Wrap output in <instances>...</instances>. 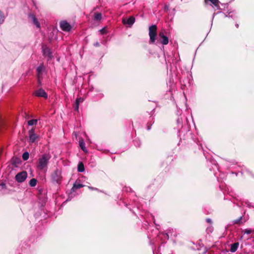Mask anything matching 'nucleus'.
Wrapping results in <instances>:
<instances>
[{"mask_svg": "<svg viewBox=\"0 0 254 254\" xmlns=\"http://www.w3.org/2000/svg\"><path fill=\"white\" fill-rule=\"evenodd\" d=\"M236 26L237 27V28H238V27H239V25H238V24H237L236 25Z\"/></svg>", "mask_w": 254, "mask_h": 254, "instance_id": "nucleus-36", "label": "nucleus"}, {"mask_svg": "<svg viewBox=\"0 0 254 254\" xmlns=\"http://www.w3.org/2000/svg\"><path fill=\"white\" fill-rule=\"evenodd\" d=\"M135 22V18L133 16H130L128 18H123L122 22L124 24H127L130 27Z\"/></svg>", "mask_w": 254, "mask_h": 254, "instance_id": "nucleus-9", "label": "nucleus"}, {"mask_svg": "<svg viewBox=\"0 0 254 254\" xmlns=\"http://www.w3.org/2000/svg\"><path fill=\"white\" fill-rule=\"evenodd\" d=\"M75 107H74V109H75V111H78V109H79V104H78V103H76V102H75Z\"/></svg>", "mask_w": 254, "mask_h": 254, "instance_id": "nucleus-30", "label": "nucleus"}, {"mask_svg": "<svg viewBox=\"0 0 254 254\" xmlns=\"http://www.w3.org/2000/svg\"><path fill=\"white\" fill-rule=\"evenodd\" d=\"M42 49L43 55L51 58L52 56V53L51 52L50 49L46 45H45L42 46Z\"/></svg>", "mask_w": 254, "mask_h": 254, "instance_id": "nucleus-11", "label": "nucleus"}, {"mask_svg": "<svg viewBox=\"0 0 254 254\" xmlns=\"http://www.w3.org/2000/svg\"><path fill=\"white\" fill-rule=\"evenodd\" d=\"M238 247H239L238 243H235L232 244L231 245L230 251L232 253L235 252L237 250Z\"/></svg>", "mask_w": 254, "mask_h": 254, "instance_id": "nucleus-14", "label": "nucleus"}, {"mask_svg": "<svg viewBox=\"0 0 254 254\" xmlns=\"http://www.w3.org/2000/svg\"><path fill=\"white\" fill-rule=\"evenodd\" d=\"M206 221L207 222H208L209 223H212V220L210 218H207L206 219Z\"/></svg>", "mask_w": 254, "mask_h": 254, "instance_id": "nucleus-32", "label": "nucleus"}, {"mask_svg": "<svg viewBox=\"0 0 254 254\" xmlns=\"http://www.w3.org/2000/svg\"><path fill=\"white\" fill-rule=\"evenodd\" d=\"M60 24V27L63 31L69 32L71 30V25L66 21H62Z\"/></svg>", "mask_w": 254, "mask_h": 254, "instance_id": "nucleus-7", "label": "nucleus"}, {"mask_svg": "<svg viewBox=\"0 0 254 254\" xmlns=\"http://www.w3.org/2000/svg\"><path fill=\"white\" fill-rule=\"evenodd\" d=\"M244 234H250L252 232V230L249 229H246L243 231Z\"/></svg>", "mask_w": 254, "mask_h": 254, "instance_id": "nucleus-23", "label": "nucleus"}, {"mask_svg": "<svg viewBox=\"0 0 254 254\" xmlns=\"http://www.w3.org/2000/svg\"><path fill=\"white\" fill-rule=\"evenodd\" d=\"M150 129V127H147V129H148V130H149Z\"/></svg>", "mask_w": 254, "mask_h": 254, "instance_id": "nucleus-37", "label": "nucleus"}, {"mask_svg": "<svg viewBox=\"0 0 254 254\" xmlns=\"http://www.w3.org/2000/svg\"><path fill=\"white\" fill-rule=\"evenodd\" d=\"M232 223H233V224H235L240 223L241 222H240V220H239V219L238 218L237 219L233 220L232 221Z\"/></svg>", "mask_w": 254, "mask_h": 254, "instance_id": "nucleus-31", "label": "nucleus"}, {"mask_svg": "<svg viewBox=\"0 0 254 254\" xmlns=\"http://www.w3.org/2000/svg\"><path fill=\"white\" fill-rule=\"evenodd\" d=\"M52 181L57 184L61 183L62 179L61 170L57 169L51 175Z\"/></svg>", "mask_w": 254, "mask_h": 254, "instance_id": "nucleus-3", "label": "nucleus"}, {"mask_svg": "<svg viewBox=\"0 0 254 254\" xmlns=\"http://www.w3.org/2000/svg\"><path fill=\"white\" fill-rule=\"evenodd\" d=\"M38 122V120L36 119H32L28 121V125L29 126H32L34 125H36Z\"/></svg>", "mask_w": 254, "mask_h": 254, "instance_id": "nucleus-19", "label": "nucleus"}, {"mask_svg": "<svg viewBox=\"0 0 254 254\" xmlns=\"http://www.w3.org/2000/svg\"><path fill=\"white\" fill-rule=\"evenodd\" d=\"M95 45L96 46H99V43L98 42H97V43L95 44Z\"/></svg>", "mask_w": 254, "mask_h": 254, "instance_id": "nucleus-35", "label": "nucleus"}, {"mask_svg": "<svg viewBox=\"0 0 254 254\" xmlns=\"http://www.w3.org/2000/svg\"><path fill=\"white\" fill-rule=\"evenodd\" d=\"M208 230H209L210 231H212V227H210V228H208L207 229V231H208Z\"/></svg>", "mask_w": 254, "mask_h": 254, "instance_id": "nucleus-34", "label": "nucleus"}, {"mask_svg": "<svg viewBox=\"0 0 254 254\" xmlns=\"http://www.w3.org/2000/svg\"><path fill=\"white\" fill-rule=\"evenodd\" d=\"M77 170L79 172H83L84 171V166L82 162H80L78 164Z\"/></svg>", "mask_w": 254, "mask_h": 254, "instance_id": "nucleus-17", "label": "nucleus"}, {"mask_svg": "<svg viewBox=\"0 0 254 254\" xmlns=\"http://www.w3.org/2000/svg\"><path fill=\"white\" fill-rule=\"evenodd\" d=\"M37 76L43 77L46 74V67L44 64H40L37 68Z\"/></svg>", "mask_w": 254, "mask_h": 254, "instance_id": "nucleus-6", "label": "nucleus"}, {"mask_svg": "<svg viewBox=\"0 0 254 254\" xmlns=\"http://www.w3.org/2000/svg\"><path fill=\"white\" fill-rule=\"evenodd\" d=\"M4 19V14L0 10V24L3 23Z\"/></svg>", "mask_w": 254, "mask_h": 254, "instance_id": "nucleus-22", "label": "nucleus"}, {"mask_svg": "<svg viewBox=\"0 0 254 254\" xmlns=\"http://www.w3.org/2000/svg\"><path fill=\"white\" fill-rule=\"evenodd\" d=\"M29 142L34 143L36 139L38 138V136L35 134V130L32 128L28 131Z\"/></svg>", "mask_w": 254, "mask_h": 254, "instance_id": "nucleus-8", "label": "nucleus"}, {"mask_svg": "<svg viewBox=\"0 0 254 254\" xmlns=\"http://www.w3.org/2000/svg\"><path fill=\"white\" fill-rule=\"evenodd\" d=\"M79 146L81 147V149L83 151H84V152L87 151V150H86V147H85V142H84L83 139H81L79 140Z\"/></svg>", "mask_w": 254, "mask_h": 254, "instance_id": "nucleus-15", "label": "nucleus"}, {"mask_svg": "<svg viewBox=\"0 0 254 254\" xmlns=\"http://www.w3.org/2000/svg\"><path fill=\"white\" fill-rule=\"evenodd\" d=\"M27 177V174L26 171H22L18 173L15 176V180L18 183L23 182Z\"/></svg>", "mask_w": 254, "mask_h": 254, "instance_id": "nucleus-5", "label": "nucleus"}, {"mask_svg": "<svg viewBox=\"0 0 254 254\" xmlns=\"http://www.w3.org/2000/svg\"><path fill=\"white\" fill-rule=\"evenodd\" d=\"M169 232H168V233H162V235H164V238H165V239L166 240H168L169 238Z\"/></svg>", "mask_w": 254, "mask_h": 254, "instance_id": "nucleus-26", "label": "nucleus"}, {"mask_svg": "<svg viewBox=\"0 0 254 254\" xmlns=\"http://www.w3.org/2000/svg\"><path fill=\"white\" fill-rule=\"evenodd\" d=\"M208 2H210L215 7L217 8H219V1L218 0H204L205 4H208Z\"/></svg>", "mask_w": 254, "mask_h": 254, "instance_id": "nucleus-12", "label": "nucleus"}, {"mask_svg": "<svg viewBox=\"0 0 254 254\" xmlns=\"http://www.w3.org/2000/svg\"><path fill=\"white\" fill-rule=\"evenodd\" d=\"M36 184H37V180L33 178L30 180V181L29 182V185L31 187H35L36 185Z\"/></svg>", "mask_w": 254, "mask_h": 254, "instance_id": "nucleus-20", "label": "nucleus"}, {"mask_svg": "<svg viewBox=\"0 0 254 254\" xmlns=\"http://www.w3.org/2000/svg\"><path fill=\"white\" fill-rule=\"evenodd\" d=\"M30 16L31 17L34 24H35L37 27H40V24L35 16L33 14H31L30 15Z\"/></svg>", "mask_w": 254, "mask_h": 254, "instance_id": "nucleus-16", "label": "nucleus"}, {"mask_svg": "<svg viewBox=\"0 0 254 254\" xmlns=\"http://www.w3.org/2000/svg\"><path fill=\"white\" fill-rule=\"evenodd\" d=\"M83 101H84V99H83V98L79 97V98H77L76 99L75 102L78 103V104H79V103L82 102Z\"/></svg>", "mask_w": 254, "mask_h": 254, "instance_id": "nucleus-25", "label": "nucleus"}, {"mask_svg": "<svg viewBox=\"0 0 254 254\" xmlns=\"http://www.w3.org/2000/svg\"><path fill=\"white\" fill-rule=\"evenodd\" d=\"M157 27L156 25H152L149 28V43L153 44L156 40Z\"/></svg>", "mask_w": 254, "mask_h": 254, "instance_id": "nucleus-2", "label": "nucleus"}, {"mask_svg": "<svg viewBox=\"0 0 254 254\" xmlns=\"http://www.w3.org/2000/svg\"><path fill=\"white\" fill-rule=\"evenodd\" d=\"M84 186L79 183L77 182V181L75 182V183L73 184V187L71 189V190L72 191H75V190L79 189L82 187H83Z\"/></svg>", "mask_w": 254, "mask_h": 254, "instance_id": "nucleus-13", "label": "nucleus"}, {"mask_svg": "<svg viewBox=\"0 0 254 254\" xmlns=\"http://www.w3.org/2000/svg\"><path fill=\"white\" fill-rule=\"evenodd\" d=\"M88 188H89V189L92 190H98L96 188H93V187H89Z\"/></svg>", "mask_w": 254, "mask_h": 254, "instance_id": "nucleus-33", "label": "nucleus"}, {"mask_svg": "<svg viewBox=\"0 0 254 254\" xmlns=\"http://www.w3.org/2000/svg\"><path fill=\"white\" fill-rule=\"evenodd\" d=\"M166 32L165 30L162 29L159 33L158 36L159 38V41L163 45H167L168 44L169 39L166 35Z\"/></svg>", "mask_w": 254, "mask_h": 254, "instance_id": "nucleus-4", "label": "nucleus"}, {"mask_svg": "<svg viewBox=\"0 0 254 254\" xmlns=\"http://www.w3.org/2000/svg\"><path fill=\"white\" fill-rule=\"evenodd\" d=\"M35 95L38 97H43L45 99L48 98L46 92L43 89H39L35 92Z\"/></svg>", "mask_w": 254, "mask_h": 254, "instance_id": "nucleus-10", "label": "nucleus"}, {"mask_svg": "<svg viewBox=\"0 0 254 254\" xmlns=\"http://www.w3.org/2000/svg\"><path fill=\"white\" fill-rule=\"evenodd\" d=\"M133 142H134V144L137 146V147H139L140 146V144H141V143H140V141L138 140H134L133 141Z\"/></svg>", "mask_w": 254, "mask_h": 254, "instance_id": "nucleus-24", "label": "nucleus"}, {"mask_svg": "<svg viewBox=\"0 0 254 254\" xmlns=\"http://www.w3.org/2000/svg\"><path fill=\"white\" fill-rule=\"evenodd\" d=\"M51 155L49 154H44L38 159L37 168L40 170L47 169Z\"/></svg>", "mask_w": 254, "mask_h": 254, "instance_id": "nucleus-1", "label": "nucleus"}, {"mask_svg": "<svg viewBox=\"0 0 254 254\" xmlns=\"http://www.w3.org/2000/svg\"><path fill=\"white\" fill-rule=\"evenodd\" d=\"M102 18V14L101 13H95L94 15V20H100Z\"/></svg>", "mask_w": 254, "mask_h": 254, "instance_id": "nucleus-18", "label": "nucleus"}, {"mask_svg": "<svg viewBox=\"0 0 254 254\" xmlns=\"http://www.w3.org/2000/svg\"><path fill=\"white\" fill-rule=\"evenodd\" d=\"M38 78V83L39 85H41L42 84V79L43 78V77H38L37 76Z\"/></svg>", "mask_w": 254, "mask_h": 254, "instance_id": "nucleus-27", "label": "nucleus"}, {"mask_svg": "<svg viewBox=\"0 0 254 254\" xmlns=\"http://www.w3.org/2000/svg\"><path fill=\"white\" fill-rule=\"evenodd\" d=\"M29 153L28 152H25L22 154V158L23 160L26 161L29 158Z\"/></svg>", "mask_w": 254, "mask_h": 254, "instance_id": "nucleus-21", "label": "nucleus"}, {"mask_svg": "<svg viewBox=\"0 0 254 254\" xmlns=\"http://www.w3.org/2000/svg\"><path fill=\"white\" fill-rule=\"evenodd\" d=\"M100 31L102 34H104L107 33V30H106V28H102V29L100 30Z\"/></svg>", "mask_w": 254, "mask_h": 254, "instance_id": "nucleus-29", "label": "nucleus"}, {"mask_svg": "<svg viewBox=\"0 0 254 254\" xmlns=\"http://www.w3.org/2000/svg\"><path fill=\"white\" fill-rule=\"evenodd\" d=\"M239 219L240 220V222L241 223H244L246 222L247 220V219H243L242 216H241L240 217H239Z\"/></svg>", "mask_w": 254, "mask_h": 254, "instance_id": "nucleus-28", "label": "nucleus"}]
</instances>
